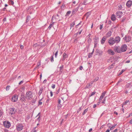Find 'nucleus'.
Wrapping results in <instances>:
<instances>
[{"instance_id":"obj_64","label":"nucleus","mask_w":132,"mask_h":132,"mask_svg":"<svg viewBox=\"0 0 132 132\" xmlns=\"http://www.w3.org/2000/svg\"><path fill=\"white\" fill-rule=\"evenodd\" d=\"M129 123L130 124H132V119L130 120Z\"/></svg>"},{"instance_id":"obj_46","label":"nucleus","mask_w":132,"mask_h":132,"mask_svg":"<svg viewBox=\"0 0 132 132\" xmlns=\"http://www.w3.org/2000/svg\"><path fill=\"white\" fill-rule=\"evenodd\" d=\"M82 30L83 29H81V30L79 32H78L77 33V35L78 34L79 35L81 34V32H82Z\"/></svg>"},{"instance_id":"obj_55","label":"nucleus","mask_w":132,"mask_h":132,"mask_svg":"<svg viewBox=\"0 0 132 132\" xmlns=\"http://www.w3.org/2000/svg\"><path fill=\"white\" fill-rule=\"evenodd\" d=\"M40 116L39 115V116L37 118V120L38 121H39L40 120Z\"/></svg>"},{"instance_id":"obj_40","label":"nucleus","mask_w":132,"mask_h":132,"mask_svg":"<svg viewBox=\"0 0 132 132\" xmlns=\"http://www.w3.org/2000/svg\"><path fill=\"white\" fill-rule=\"evenodd\" d=\"M96 93V92L95 91H94V92H92L90 95L89 96V97H91L93 95H94Z\"/></svg>"},{"instance_id":"obj_37","label":"nucleus","mask_w":132,"mask_h":132,"mask_svg":"<svg viewBox=\"0 0 132 132\" xmlns=\"http://www.w3.org/2000/svg\"><path fill=\"white\" fill-rule=\"evenodd\" d=\"M9 3L10 4L13 5L14 4L13 1L12 0H10L9 2Z\"/></svg>"},{"instance_id":"obj_44","label":"nucleus","mask_w":132,"mask_h":132,"mask_svg":"<svg viewBox=\"0 0 132 132\" xmlns=\"http://www.w3.org/2000/svg\"><path fill=\"white\" fill-rule=\"evenodd\" d=\"M55 85L54 84H52V85L51 86V87L53 89H54L55 87Z\"/></svg>"},{"instance_id":"obj_23","label":"nucleus","mask_w":132,"mask_h":132,"mask_svg":"<svg viewBox=\"0 0 132 132\" xmlns=\"http://www.w3.org/2000/svg\"><path fill=\"white\" fill-rule=\"evenodd\" d=\"M54 23V22H53L52 23L50 24L48 27V29L50 30V29L53 26Z\"/></svg>"},{"instance_id":"obj_41","label":"nucleus","mask_w":132,"mask_h":132,"mask_svg":"<svg viewBox=\"0 0 132 132\" xmlns=\"http://www.w3.org/2000/svg\"><path fill=\"white\" fill-rule=\"evenodd\" d=\"M89 2L87 3L86 2V1H85L82 4L84 5H86L87 4L89 3Z\"/></svg>"},{"instance_id":"obj_29","label":"nucleus","mask_w":132,"mask_h":132,"mask_svg":"<svg viewBox=\"0 0 132 132\" xmlns=\"http://www.w3.org/2000/svg\"><path fill=\"white\" fill-rule=\"evenodd\" d=\"M88 110V108H87L85 109L83 112V113H82V114L83 115H84L87 112Z\"/></svg>"},{"instance_id":"obj_2","label":"nucleus","mask_w":132,"mask_h":132,"mask_svg":"<svg viewBox=\"0 0 132 132\" xmlns=\"http://www.w3.org/2000/svg\"><path fill=\"white\" fill-rule=\"evenodd\" d=\"M16 129L17 131H21L23 128V125L21 123L17 124L16 126Z\"/></svg>"},{"instance_id":"obj_4","label":"nucleus","mask_w":132,"mask_h":132,"mask_svg":"<svg viewBox=\"0 0 132 132\" xmlns=\"http://www.w3.org/2000/svg\"><path fill=\"white\" fill-rule=\"evenodd\" d=\"M127 48V45L126 44L122 45L120 48L121 52H125Z\"/></svg>"},{"instance_id":"obj_39","label":"nucleus","mask_w":132,"mask_h":132,"mask_svg":"<svg viewBox=\"0 0 132 132\" xmlns=\"http://www.w3.org/2000/svg\"><path fill=\"white\" fill-rule=\"evenodd\" d=\"M129 102V100H126L125 102H124L123 103V105H126V104H127V103Z\"/></svg>"},{"instance_id":"obj_22","label":"nucleus","mask_w":132,"mask_h":132,"mask_svg":"<svg viewBox=\"0 0 132 132\" xmlns=\"http://www.w3.org/2000/svg\"><path fill=\"white\" fill-rule=\"evenodd\" d=\"M98 53L100 55H101L103 53V51L101 50H97Z\"/></svg>"},{"instance_id":"obj_38","label":"nucleus","mask_w":132,"mask_h":132,"mask_svg":"<svg viewBox=\"0 0 132 132\" xmlns=\"http://www.w3.org/2000/svg\"><path fill=\"white\" fill-rule=\"evenodd\" d=\"M125 71V70H124L123 69L121 71H120L119 74V75H121V74L122 73Z\"/></svg>"},{"instance_id":"obj_61","label":"nucleus","mask_w":132,"mask_h":132,"mask_svg":"<svg viewBox=\"0 0 132 132\" xmlns=\"http://www.w3.org/2000/svg\"><path fill=\"white\" fill-rule=\"evenodd\" d=\"M61 102V100H60L59 99L58 100V104H60Z\"/></svg>"},{"instance_id":"obj_20","label":"nucleus","mask_w":132,"mask_h":132,"mask_svg":"<svg viewBox=\"0 0 132 132\" xmlns=\"http://www.w3.org/2000/svg\"><path fill=\"white\" fill-rule=\"evenodd\" d=\"M111 20L113 21H115L116 19V18L115 16V15L114 14H112L111 15Z\"/></svg>"},{"instance_id":"obj_11","label":"nucleus","mask_w":132,"mask_h":132,"mask_svg":"<svg viewBox=\"0 0 132 132\" xmlns=\"http://www.w3.org/2000/svg\"><path fill=\"white\" fill-rule=\"evenodd\" d=\"M131 37L129 36H126L123 38V39L126 41V42H129L131 40Z\"/></svg>"},{"instance_id":"obj_35","label":"nucleus","mask_w":132,"mask_h":132,"mask_svg":"<svg viewBox=\"0 0 132 132\" xmlns=\"http://www.w3.org/2000/svg\"><path fill=\"white\" fill-rule=\"evenodd\" d=\"M126 18L125 17H123L121 19V22H123L126 19Z\"/></svg>"},{"instance_id":"obj_54","label":"nucleus","mask_w":132,"mask_h":132,"mask_svg":"<svg viewBox=\"0 0 132 132\" xmlns=\"http://www.w3.org/2000/svg\"><path fill=\"white\" fill-rule=\"evenodd\" d=\"M30 20L29 17H27L26 19V22H28Z\"/></svg>"},{"instance_id":"obj_12","label":"nucleus","mask_w":132,"mask_h":132,"mask_svg":"<svg viewBox=\"0 0 132 132\" xmlns=\"http://www.w3.org/2000/svg\"><path fill=\"white\" fill-rule=\"evenodd\" d=\"M114 39V41L115 42V43L117 44L119 43L120 42L121 38L117 36H116Z\"/></svg>"},{"instance_id":"obj_42","label":"nucleus","mask_w":132,"mask_h":132,"mask_svg":"<svg viewBox=\"0 0 132 132\" xmlns=\"http://www.w3.org/2000/svg\"><path fill=\"white\" fill-rule=\"evenodd\" d=\"M51 62H53L54 61V58L53 55L51 57Z\"/></svg>"},{"instance_id":"obj_45","label":"nucleus","mask_w":132,"mask_h":132,"mask_svg":"<svg viewBox=\"0 0 132 132\" xmlns=\"http://www.w3.org/2000/svg\"><path fill=\"white\" fill-rule=\"evenodd\" d=\"M106 97H105L104 99L103 100V101L101 102V103H102L105 104V98Z\"/></svg>"},{"instance_id":"obj_24","label":"nucleus","mask_w":132,"mask_h":132,"mask_svg":"<svg viewBox=\"0 0 132 132\" xmlns=\"http://www.w3.org/2000/svg\"><path fill=\"white\" fill-rule=\"evenodd\" d=\"M43 89L42 88H41L39 90V92L38 94L39 95V96H40V95L42 93V92H43Z\"/></svg>"},{"instance_id":"obj_36","label":"nucleus","mask_w":132,"mask_h":132,"mask_svg":"<svg viewBox=\"0 0 132 132\" xmlns=\"http://www.w3.org/2000/svg\"><path fill=\"white\" fill-rule=\"evenodd\" d=\"M103 97H102L101 96H100V98L99 100V103L101 102V101L102 100V99H103Z\"/></svg>"},{"instance_id":"obj_59","label":"nucleus","mask_w":132,"mask_h":132,"mask_svg":"<svg viewBox=\"0 0 132 132\" xmlns=\"http://www.w3.org/2000/svg\"><path fill=\"white\" fill-rule=\"evenodd\" d=\"M59 90H60V89H59L56 91V94H58V93H59Z\"/></svg>"},{"instance_id":"obj_14","label":"nucleus","mask_w":132,"mask_h":132,"mask_svg":"<svg viewBox=\"0 0 132 132\" xmlns=\"http://www.w3.org/2000/svg\"><path fill=\"white\" fill-rule=\"evenodd\" d=\"M68 57V55L65 53H64L63 54V57L60 60H62L63 61H64L65 58L67 57Z\"/></svg>"},{"instance_id":"obj_63","label":"nucleus","mask_w":132,"mask_h":132,"mask_svg":"<svg viewBox=\"0 0 132 132\" xmlns=\"http://www.w3.org/2000/svg\"><path fill=\"white\" fill-rule=\"evenodd\" d=\"M4 132H9V130L7 129H4Z\"/></svg>"},{"instance_id":"obj_26","label":"nucleus","mask_w":132,"mask_h":132,"mask_svg":"<svg viewBox=\"0 0 132 132\" xmlns=\"http://www.w3.org/2000/svg\"><path fill=\"white\" fill-rule=\"evenodd\" d=\"M42 99H43V98H42L41 99H40L39 101L38 104V105H41L42 104Z\"/></svg>"},{"instance_id":"obj_47","label":"nucleus","mask_w":132,"mask_h":132,"mask_svg":"<svg viewBox=\"0 0 132 132\" xmlns=\"http://www.w3.org/2000/svg\"><path fill=\"white\" fill-rule=\"evenodd\" d=\"M3 112L1 110H0V118L1 117L3 114Z\"/></svg>"},{"instance_id":"obj_31","label":"nucleus","mask_w":132,"mask_h":132,"mask_svg":"<svg viewBox=\"0 0 132 132\" xmlns=\"http://www.w3.org/2000/svg\"><path fill=\"white\" fill-rule=\"evenodd\" d=\"M65 4L63 3L62 6H61V8L62 10H64V7L65 6Z\"/></svg>"},{"instance_id":"obj_32","label":"nucleus","mask_w":132,"mask_h":132,"mask_svg":"<svg viewBox=\"0 0 132 132\" xmlns=\"http://www.w3.org/2000/svg\"><path fill=\"white\" fill-rule=\"evenodd\" d=\"M71 13V11H68L66 13L65 15L66 16H69L70 14Z\"/></svg>"},{"instance_id":"obj_3","label":"nucleus","mask_w":132,"mask_h":132,"mask_svg":"<svg viewBox=\"0 0 132 132\" xmlns=\"http://www.w3.org/2000/svg\"><path fill=\"white\" fill-rule=\"evenodd\" d=\"M108 43L111 46L113 45L115 43L114 38L113 37L110 38L108 40Z\"/></svg>"},{"instance_id":"obj_48","label":"nucleus","mask_w":132,"mask_h":132,"mask_svg":"<svg viewBox=\"0 0 132 132\" xmlns=\"http://www.w3.org/2000/svg\"><path fill=\"white\" fill-rule=\"evenodd\" d=\"M62 105L60 104H57V107L59 108H60L61 107Z\"/></svg>"},{"instance_id":"obj_19","label":"nucleus","mask_w":132,"mask_h":132,"mask_svg":"<svg viewBox=\"0 0 132 132\" xmlns=\"http://www.w3.org/2000/svg\"><path fill=\"white\" fill-rule=\"evenodd\" d=\"M112 33V32L111 31H108L106 34L107 37H110Z\"/></svg>"},{"instance_id":"obj_5","label":"nucleus","mask_w":132,"mask_h":132,"mask_svg":"<svg viewBox=\"0 0 132 132\" xmlns=\"http://www.w3.org/2000/svg\"><path fill=\"white\" fill-rule=\"evenodd\" d=\"M3 124L4 126L7 128H9L11 126L10 123L7 121H5L3 122Z\"/></svg>"},{"instance_id":"obj_51","label":"nucleus","mask_w":132,"mask_h":132,"mask_svg":"<svg viewBox=\"0 0 132 132\" xmlns=\"http://www.w3.org/2000/svg\"><path fill=\"white\" fill-rule=\"evenodd\" d=\"M51 100L50 99H48L46 100V102L47 103H48L49 102H51Z\"/></svg>"},{"instance_id":"obj_43","label":"nucleus","mask_w":132,"mask_h":132,"mask_svg":"<svg viewBox=\"0 0 132 132\" xmlns=\"http://www.w3.org/2000/svg\"><path fill=\"white\" fill-rule=\"evenodd\" d=\"M10 87L9 86H6V90H7V91L8 90H9Z\"/></svg>"},{"instance_id":"obj_6","label":"nucleus","mask_w":132,"mask_h":132,"mask_svg":"<svg viewBox=\"0 0 132 132\" xmlns=\"http://www.w3.org/2000/svg\"><path fill=\"white\" fill-rule=\"evenodd\" d=\"M114 51L118 53H121L120 49L119 46H114L113 48Z\"/></svg>"},{"instance_id":"obj_53","label":"nucleus","mask_w":132,"mask_h":132,"mask_svg":"<svg viewBox=\"0 0 132 132\" xmlns=\"http://www.w3.org/2000/svg\"><path fill=\"white\" fill-rule=\"evenodd\" d=\"M98 79V77H97V78H96L94 80V81H96Z\"/></svg>"},{"instance_id":"obj_33","label":"nucleus","mask_w":132,"mask_h":132,"mask_svg":"<svg viewBox=\"0 0 132 132\" xmlns=\"http://www.w3.org/2000/svg\"><path fill=\"white\" fill-rule=\"evenodd\" d=\"M106 93V92L105 91L104 92L102 93L101 96L103 97L104 96L105 94Z\"/></svg>"},{"instance_id":"obj_17","label":"nucleus","mask_w":132,"mask_h":132,"mask_svg":"<svg viewBox=\"0 0 132 132\" xmlns=\"http://www.w3.org/2000/svg\"><path fill=\"white\" fill-rule=\"evenodd\" d=\"M78 9V8L77 7L74 9L72 11V14L74 15L77 12Z\"/></svg>"},{"instance_id":"obj_50","label":"nucleus","mask_w":132,"mask_h":132,"mask_svg":"<svg viewBox=\"0 0 132 132\" xmlns=\"http://www.w3.org/2000/svg\"><path fill=\"white\" fill-rule=\"evenodd\" d=\"M92 54L90 53H89L88 55V57L89 58L92 57Z\"/></svg>"},{"instance_id":"obj_30","label":"nucleus","mask_w":132,"mask_h":132,"mask_svg":"<svg viewBox=\"0 0 132 132\" xmlns=\"http://www.w3.org/2000/svg\"><path fill=\"white\" fill-rule=\"evenodd\" d=\"M75 24V22H72L70 25V29L72 28V27H73Z\"/></svg>"},{"instance_id":"obj_10","label":"nucleus","mask_w":132,"mask_h":132,"mask_svg":"<svg viewBox=\"0 0 132 132\" xmlns=\"http://www.w3.org/2000/svg\"><path fill=\"white\" fill-rule=\"evenodd\" d=\"M18 99V97L17 95H14L11 98V101L13 102H16Z\"/></svg>"},{"instance_id":"obj_25","label":"nucleus","mask_w":132,"mask_h":132,"mask_svg":"<svg viewBox=\"0 0 132 132\" xmlns=\"http://www.w3.org/2000/svg\"><path fill=\"white\" fill-rule=\"evenodd\" d=\"M60 71L61 73L62 72L63 69V66L62 65L60 67Z\"/></svg>"},{"instance_id":"obj_58","label":"nucleus","mask_w":132,"mask_h":132,"mask_svg":"<svg viewBox=\"0 0 132 132\" xmlns=\"http://www.w3.org/2000/svg\"><path fill=\"white\" fill-rule=\"evenodd\" d=\"M119 9L120 10H121L122 9V6L121 5H120L118 6Z\"/></svg>"},{"instance_id":"obj_57","label":"nucleus","mask_w":132,"mask_h":132,"mask_svg":"<svg viewBox=\"0 0 132 132\" xmlns=\"http://www.w3.org/2000/svg\"><path fill=\"white\" fill-rule=\"evenodd\" d=\"M123 105H122V108L121 110H122V111L123 113H124V109L123 108Z\"/></svg>"},{"instance_id":"obj_21","label":"nucleus","mask_w":132,"mask_h":132,"mask_svg":"<svg viewBox=\"0 0 132 132\" xmlns=\"http://www.w3.org/2000/svg\"><path fill=\"white\" fill-rule=\"evenodd\" d=\"M92 86V85L88 83L87 84L86 86L85 87V88H90Z\"/></svg>"},{"instance_id":"obj_56","label":"nucleus","mask_w":132,"mask_h":132,"mask_svg":"<svg viewBox=\"0 0 132 132\" xmlns=\"http://www.w3.org/2000/svg\"><path fill=\"white\" fill-rule=\"evenodd\" d=\"M23 82V81L22 80L21 81H20L19 83V85H21L22 84Z\"/></svg>"},{"instance_id":"obj_1","label":"nucleus","mask_w":132,"mask_h":132,"mask_svg":"<svg viewBox=\"0 0 132 132\" xmlns=\"http://www.w3.org/2000/svg\"><path fill=\"white\" fill-rule=\"evenodd\" d=\"M26 98L28 100H31L33 97L32 93L31 91H28L26 94Z\"/></svg>"},{"instance_id":"obj_52","label":"nucleus","mask_w":132,"mask_h":132,"mask_svg":"<svg viewBox=\"0 0 132 132\" xmlns=\"http://www.w3.org/2000/svg\"><path fill=\"white\" fill-rule=\"evenodd\" d=\"M103 28V24H100V30H101V29Z\"/></svg>"},{"instance_id":"obj_8","label":"nucleus","mask_w":132,"mask_h":132,"mask_svg":"<svg viewBox=\"0 0 132 132\" xmlns=\"http://www.w3.org/2000/svg\"><path fill=\"white\" fill-rule=\"evenodd\" d=\"M10 113L12 115L14 114L15 113L16 110H15L14 108H10Z\"/></svg>"},{"instance_id":"obj_62","label":"nucleus","mask_w":132,"mask_h":132,"mask_svg":"<svg viewBox=\"0 0 132 132\" xmlns=\"http://www.w3.org/2000/svg\"><path fill=\"white\" fill-rule=\"evenodd\" d=\"M53 95V93L52 91H51L50 92V96L51 97Z\"/></svg>"},{"instance_id":"obj_28","label":"nucleus","mask_w":132,"mask_h":132,"mask_svg":"<svg viewBox=\"0 0 132 132\" xmlns=\"http://www.w3.org/2000/svg\"><path fill=\"white\" fill-rule=\"evenodd\" d=\"M116 125V124L115 125H113L111 127H109V128H110V130H112L115 127V126Z\"/></svg>"},{"instance_id":"obj_18","label":"nucleus","mask_w":132,"mask_h":132,"mask_svg":"<svg viewBox=\"0 0 132 132\" xmlns=\"http://www.w3.org/2000/svg\"><path fill=\"white\" fill-rule=\"evenodd\" d=\"M125 86L127 88H131L132 87V84L131 83H129L127 84Z\"/></svg>"},{"instance_id":"obj_16","label":"nucleus","mask_w":132,"mask_h":132,"mask_svg":"<svg viewBox=\"0 0 132 132\" xmlns=\"http://www.w3.org/2000/svg\"><path fill=\"white\" fill-rule=\"evenodd\" d=\"M106 37H104L101 40V44H103L105 43L106 40Z\"/></svg>"},{"instance_id":"obj_7","label":"nucleus","mask_w":132,"mask_h":132,"mask_svg":"<svg viewBox=\"0 0 132 132\" xmlns=\"http://www.w3.org/2000/svg\"><path fill=\"white\" fill-rule=\"evenodd\" d=\"M26 97L24 96V94L22 93L20 95V100L22 102H25L26 101Z\"/></svg>"},{"instance_id":"obj_13","label":"nucleus","mask_w":132,"mask_h":132,"mask_svg":"<svg viewBox=\"0 0 132 132\" xmlns=\"http://www.w3.org/2000/svg\"><path fill=\"white\" fill-rule=\"evenodd\" d=\"M132 1L131 0H129L127 1L126 5L127 7H130L132 5Z\"/></svg>"},{"instance_id":"obj_15","label":"nucleus","mask_w":132,"mask_h":132,"mask_svg":"<svg viewBox=\"0 0 132 132\" xmlns=\"http://www.w3.org/2000/svg\"><path fill=\"white\" fill-rule=\"evenodd\" d=\"M107 53L108 54L111 55H113L115 54L114 52L112 50L110 49H109L107 51Z\"/></svg>"},{"instance_id":"obj_49","label":"nucleus","mask_w":132,"mask_h":132,"mask_svg":"<svg viewBox=\"0 0 132 132\" xmlns=\"http://www.w3.org/2000/svg\"><path fill=\"white\" fill-rule=\"evenodd\" d=\"M81 107H80L79 108V109L77 110V113H78L79 112V111L81 110Z\"/></svg>"},{"instance_id":"obj_60","label":"nucleus","mask_w":132,"mask_h":132,"mask_svg":"<svg viewBox=\"0 0 132 132\" xmlns=\"http://www.w3.org/2000/svg\"><path fill=\"white\" fill-rule=\"evenodd\" d=\"M79 69L80 70H82L83 69V67L82 66H81L79 67Z\"/></svg>"},{"instance_id":"obj_34","label":"nucleus","mask_w":132,"mask_h":132,"mask_svg":"<svg viewBox=\"0 0 132 132\" xmlns=\"http://www.w3.org/2000/svg\"><path fill=\"white\" fill-rule=\"evenodd\" d=\"M58 50H56L55 53V58H56L57 57V55L58 54Z\"/></svg>"},{"instance_id":"obj_27","label":"nucleus","mask_w":132,"mask_h":132,"mask_svg":"<svg viewBox=\"0 0 132 132\" xmlns=\"http://www.w3.org/2000/svg\"><path fill=\"white\" fill-rule=\"evenodd\" d=\"M99 40V38L98 37H95V38L94 42L95 43H97Z\"/></svg>"},{"instance_id":"obj_9","label":"nucleus","mask_w":132,"mask_h":132,"mask_svg":"<svg viewBox=\"0 0 132 132\" xmlns=\"http://www.w3.org/2000/svg\"><path fill=\"white\" fill-rule=\"evenodd\" d=\"M116 14L117 18H120L122 15L123 13L121 11H117Z\"/></svg>"}]
</instances>
